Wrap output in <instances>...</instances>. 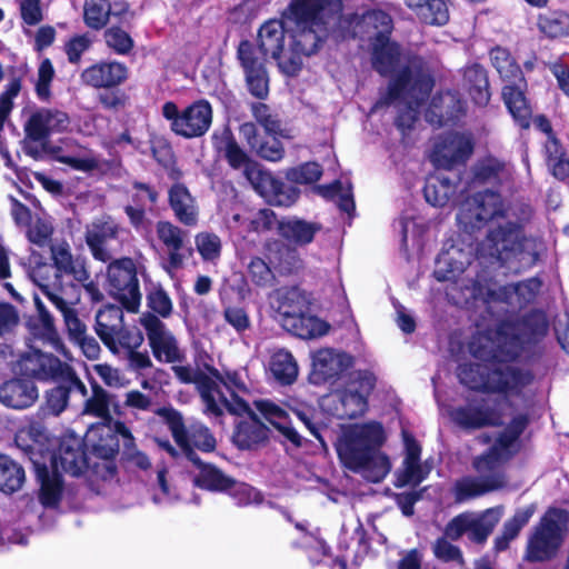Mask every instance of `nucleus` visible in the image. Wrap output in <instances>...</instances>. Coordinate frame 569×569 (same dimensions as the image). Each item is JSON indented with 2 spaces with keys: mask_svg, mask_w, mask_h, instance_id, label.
Instances as JSON below:
<instances>
[{
  "mask_svg": "<svg viewBox=\"0 0 569 569\" xmlns=\"http://www.w3.org/2000/svg\"><path fill=\"white\" fill-rule=\"evenodd\" d=\"M251 417L250 422H242L236 433V442L241 448H251L253 445H258L268 438L267 427L252 413L247 406V411ZM243 415V412H242ZM241 416V413L239 415Z\"/></svg>",
  "mask_w": 569,
  "mask_h": 569,
  "instance_id": "obj_41",
  "label": "nucleus"
},
{
  "mask_svg": "<svg viewBox=\"0 0 569 569\" xmlns=\"http://www.w3.org/2000/svg\"><path fill=\"white\" fill-rule=\"evenodd\" d=\"M198 252L203 260L213 261L220 257L221 240L211 232H200L194 237Z\"/></svg>",
  "mask_w": 569,
  "mask_h": 569,
  "instance_id": "obj_60",
  "label": "nucleus"
},
{
  "mask_svg": "<svg viewBox=\"0 0 569 569\" xmlns=\"http://www.w3.org/2000/svg\"><path fill=\"white\" fill-rule=\"evenodd\" d=\"M318 230L319 227L316 223L303 220L292 219L280 223L281 234L301 244L311 242Z\"/></svg>",
  "mask_w": 569,
  "mask_h": 569,
  "instance_id": "obj_49",
  "label": "nucleus"
},
{
  "mask_svg": "<svg viewBox=\"0 0 569 569\" xmlns=\"http://www.w3.org/2000/svg\"><path fill=\"white\" fill-rule=\"evenodd\" d=\"M433 82L425 72L409 71L393 81L388 91L387 103L400 100L403 109L397 118L398 128L405 133L417 120V107L429 96Z\"/></svg>",
  "mask_w": 569,
  "mask_h": 569,
  "instance_id": "obj_7",
  "label": "nucleus"
},
{
  "mask_svg": "<svg viewBox=\"0 0 569 569\" xmlns=\"http://www.w3.org/2000/svg\"><path fill=\"white\" fill-rule=\"evenodd\" d=\"M309 297L298 288L281 289L277 292V312L283 327L308 311Z\"/></svg>",
  "mask_w": 569,
  "mask_h": 569,
  "instance_id": "obj_31",
  "label": "nucleus"
},
{
  "mask_svg": "<svg viewBox=\"0 0 569 569\" xmlns=\"http://www.w3.org/2000/svg\"><path fill=\"white\" fill-rule=\"evenodd\" d=\"M351 356L335 349L323 348L312 353V378L316 382H325L338 377L352 367Z\"/></svg>",
  "mask_w": 569,
  "mask_h": 569,
  "instance_id": "obj_22",
  "label": "nucleus"
},
{
  "mask_svg": "<svg viewBox=\"0 0 569 569\" xmlns=\"http://www.w3.org/2000/svg\"><path fill=\"white\" fill-rule=\"evenodd\" d=\"M509 176V170L496 159H486L476 168V178L482 182H501Z\"/></svg>",
  "mask_w": 569,
  "mask_h": 569,
  "instance_id": "obj_59",
  "label": "nucleus"
},
{
  "mask_svg": "<svg viewBox=\"0 0 569 569\" xmlns=\"http://www.w3.org/2000/svg\"><path fill=\"white\" fill-rule=\"evenodd\" d=\"M463 78L472 100L479 106L488 103L490 93L487 74L483 68L480 66L469 67L466 69Z\"/></svg>",
  "mask_w": 569,
  "mask_h": 569,
  "instance_id": "obj_43",
  "label": "nucleus"
},
{
  "mask_svg": "<svg viewBox=\"0 0 569 569\" xmlns=\"http://www.w3.org/2000/svg\"><path fill=\"white\" fill-rule=\"evenodd\" d=\"M156 233L168 253L167 271L180 269L186 259L192 256V249L186 247L188 232L169 221H158Z\"/></svg>",
  "mask_w": 569,
  "mask_h": 569,
  "instance_id": "obj_20",
  "label": "nucleus"
},
{
  "mask_svg": "<svg viewBox=\"0 0 569 569\" xmlns=\"http://www.w3.org/2000/svg\"><path fill=\"white\" fill-rule=\"evenodd\" d=\"M111 6L108 0H86L83 7V17L86 24L99 30L103 28L110 16Z\"/></svg>",
  "mask_w": 569,
  "mask_h": 569,
  "instance_id": "obj_54",
  "label": "nucleus"
},
{
  "mask_svg": "<svg viewBox=\"0 0 569 569\" xmlns=\"http://www.w3.org/2000/svg\"><path fill=\"white\" fill-rule=\"evenodd\" d=\"M54 77V69L49 59L41 61L36 80V93L41 101H49L51 98V82Z\"/></svg>",
  "mask_w": 569,
  "mask_h": 569,
  "instance_id": "obj_62",
  "label": "nucleus"
},
{
  "mask_svg": "<svg viewBox=\"0 0 569 569\" xmlns=\"http://www.w3.org/2000/svg\"><path fill=\"white\" fill-rule=\"evenodd\" d=\"M502 96L513 119L521 128H528L531 110L526 101L523 92L513 86H506L502 90Z\"/></svg>",
  "mask_w": 569,
  "mask_h": 569,
  "instance_id": "obj_45",
  "label": "nucleus"
},
{
  "mask_svg": "<svg viewBox=\"0 0 569 569\" xmlns=\"http://www.w3.org/2000/svg\"><path fill=\"white\" fill-rule=\"evenodd\" d=\"M176 377L183 383H196L204 405V412L219 417L228 411L232 415H240L247 411V405L234 398L228 402L224 395L218 389L219 372L216 369H208L207 372L193 369L188 366H174Z\"/></svg>",
  "mask_w": 569,
  "mask_h": 569,
  "instance_id": "obj_8",
  "label": "nucleus"
},
{
  "mask_svg": "<svg viewBox=\"0 0 569 569\" xmlns=\"http://www.w3.org/2000/svg\"><path fill=\"white\" fill-rule=\"evenodd\" d=\"M502 515V507L489 508L479 515L468 512V522H470V525H468L469 538L478 543L485 542L496 525L500 521Z\"/></svg>",
  "mask_w": 569,
  "mask_h": 569,
  "instance_id": "obj_33",
  "label": "nucleus"
},
{
  "mask_svg": "<svg viewBox=\"0 0 569 569\" xmlns=\"http://www.w3.org/2000/svg\"><path fill=\"white\" fill-rule=\"evenodd\" d=\"M256 407L262 418L278 429L288 440L296 445L300 443V436L290 426L288 415L284 410L267 400L257 401Z\"/></svg>",
  "mask_w": 569,
  "mask_h": 569,
  "instance_id": "obj_36",
  "label": "nucleus"
},
{
  "mask_svg": "<svg viewBox=\"0 0 569 569\" xmlns=\"http://www.w3.org/2000/svg\"><path fill=\"white\" fill-rule=\"evenodd\" d=\"M70 126L69 116L56 108H37L23 123L24 139L44 143L50 134L66 131Z\"/></svg>",
  "mask_w": 569,
  "mask_h": 569,
  "instance_id": "obj_17",
  "label": "nucleus"
},
{
  "mask_svg": "<svg viewBox=\"0 0 569 569\" xmlns=\"http://www.w3.org/2000/svg\"><path fill=\"white\" fill-rule=\"evenodd\" d=\"M49 441L47 431L39 425H31L21 429L16 436V442L26 452L30 453V459L34 463L37 453L43 455L46 443Z\"/></svg>",
  "mask_w": 569,
  "mask_h": 569,
  "instance_id": "obj_40",
  "label": "nucleus"
},
{
  "mask_svg": "<svg viewBox=\"0 0 569 569\" xmlns=\"http://www.w3.org/2000/svg\"><path fill=\"white\" fill-rule=\"evenodd\" d=\"M532 376L529 371L516 367L495 370L489 377V391L505 396H518L522 389L530 385Z\"/></svg>",
  "mask_w": 569,
  "mask_h": 569,
  "instance_id": "obj_25",
  "label": "nucleus"
},
{
  "mask_svg": "<svg viewBox=\"0 0 569 569\" xmlns=\"http://www.w3.org/2000/svg\"><path fill=\"white\" fill-rule=\"evenodd\" d=\"M419 19L430 26H445L449 21V9L446 0H428L419 12Z\"/></svg>",
  "mask_w": 569,
  "mask_h": 569,
  "instance_id": "obj_57",
  "label": "nucleus"
},
{
  "mask_svg": "<svg viewBox=\"0 0 569 569\" xmlns=\"http://www.w3.org/2000/svg\"><path fill=\"white\" fill-rule=\"evenodd\" d=\"M451 419L463 428H481L485 426H495L500 422V417L490 410L468 406L451 411Z\"/></svg>",
  "mask_w": 569,
  "mask_h": 569,
  "instance_id": "obj_35",
  "label": "nucleus"
},
{
  "mask_svg": "<svg viewBox=\"0 0 569 569\" xmlns=\"http://www.w3.org/2000/svg\"><path fill=\"white\" fill-rule=\"evenodd\" d=\"M352 34L370 42L372 61L378 72H391L398 60L399 50L395 43L389 42L392 29L391 18L381 10L368 11L361 17H353L348 21Z\"/></svg>",
  "mask_w": 569,
  "mask_h": 569,
  "instance_id": "obj_5",
  "label": "nucleus"
},
{
  "mask_svg": "<svg viewBox=\"0 0 569 569\" xmlns=\"http://www.w3.org/2000/svg\"><path fill=\"white\" fill-rule=\"evenodd\" d=\"M339 0H292L282 19L263 23L258 32L259 49L276 60L287 76H296L303 59L315 54L329 34L341 27Z\"/></svg>",
  "mask_w": 569,
  "mask_h": 569,
  "instance_id": "obj_1",
  "label": "nucleus"
},
{
  "mask_svg": "<svg viewBox=\"0 0 569 569\" xmlns=\"http://www.w3.org/2000/svg\"><path fill=\"white\" fill-rule=\"evenodd\" d=\"M540 243L537 239L526 238L520 227L510 219L505 224H498L490 230L481 244L480 254L496 258L501 262L512 259L520 261L529 258L535 260L539 253Z\"/></svg>",
  "mask_w": 569,
  "mask_h": 569,
  "instance_id": "obj_6",
  "label": "nucleus"
},
{
  "mask_svg": "<svg viewBox=\"0 0 569 569\" xmlns=\"http://www.w3.org/2000/svg\"><path fill=\"white\" fill-rule=\"evenodd\" d=\"M456 192V187L442 176L430 177L425 186V198L435 207L446 206Z\"/></svg>",
  "mask_w": 569,
  "mask_h": 569,
  "instance_id": "obj_44",
  "label": "nucleus"
},
{
  "mask_svg": "<svg viewBox=\"0 0 569 569\" xmlns=\"http://www.w3.org/2000/svg\"><path fill=\"white\" fill-rule=\"evenodd\" d=\"M110 396L101 388H93L92 396L86 401L83 413L101 419L109 418Z\"/></svg>",
  "mask_w": 569,
  "mask_h": 569,
  "instance_id": "obj_64",
  "label": "nucleus"
},
{
  "mask_svg": "<svg viewBox=\"0 0 569 569\" xmlns=\"http://www.w3.org/2000/svg\"><path fill=\"white\" fill-rule=\"evenodd\" d=\"M128 78V69L117 61H102L86 68L80 79L92 88H113L123 83Z\"/></svg>",
  "mask_w": 569,
  "mask_h": 569,
  "instance_id": "obj_23",
  "label": "nucleus"
},
{
  "mask_svg": "<svg viewBox=\"0 0 569 569\" xmlns=\"http://www.w3.org/2000/svg\"><path fill=\"white\" fill-rule=\"evenodd\" d=\"M19 368L22 375L39 380L61 379L69 381L79 389L82 396L87 395L86 386L77 378L71 367L52 355L40 351L29 352L20 359Z\"/></svg>",
  "mask_w": 569,
  "mask_h": 569,
  "instance_id": "obj_12",
  "label": "nucleus"
},
{
  "mask_svg": "<svg viewBox=\"0 0 569 569\" xmlns=\"http://www.w3.org/2000/svg\"><path fill=\"white\" fill-rule=\"evenodd\" d=\"M116 431L109 425L92 426L86 436V442L90 446L93 452L106 460L112 459L118 452V441L113 436Z\"/></svg>",
  "mask_w": 569,
  "mask_h": 569,
  "instance_id": "obj_32",
  "label": "nucleus"
},
{
  "mask_svg": "<svg viewBox=\"0 0 569 569\" xmlns=\"http://www.w3.org/2000/svg\"><path fill=\"white\" fill-rule=\"evenodd\" d=\"M244 176L253 189L271 204L289 207L298 199L295 188L284 186L281 180L257 163H249L244 168Z\"/></svg>",
  "mask_w": 569,
  "mask_h": 569,
  "instance_id": "obj_15",
  "label": "nucleus"
},
{
  "mask_svg": "<svg viewBox=\"0 0 569 569\" xmlns=\"http://www.w3.org/2000/svg\"><path fill=\"white\" fill-rule=\"evenodd\" d=\"M52 305L62 313L69 336L74 342L87 336L86 326L77 317L71 307L72 303L68 301L64 296H53Z\"/></svg>",
  "mask_w": 569,
  "mask_h": 569,
  "instance_id": "obj_51",
  "label": "nucleus"
},
{
  "mask_svg": "<svg viewBox=\"0 0 569 569\" xmlns=\"http://www.w3.org/2000/svg\"><path fill=\"white\" fill-rule=\"evenodd\" d=\"M53 471L44 462L34 460L37 477L41 483L40 500L46 506L56 505L61 496L62 483L59 471L79 476L87 466L80 439L68 437L60 443L56 455L50 457Z\"/></svg>",
  "mask_w": 569,
  "mask_h": 569,
  "instance_id": "obj_4",
  "label": "nucleus"
},
{
  "mask_svg": "<svg viewBox=\"0 0 569 569\" xmlns=\"http://www.w3.org/2000/svg\"><path fill=\"white\" fill-rule=\"evenodd\" d=\"M51 258L58 272L72 276L80 283H86L89 280V272L83 260L72 254L71 248L66 241L51 246Z\"/></svg>",
  "mask_w": 569,
  "mask_h": 569,
  "instance_id": "obj_30",
  "label": "nucleus"
},
{
  "mask_svg": "<svg viewBox=\"0 0 569 569\" xmlns=\"http://www.w3.org/2000/svg\"><path fill=\"white\" fill-rule=\"evenodd\" d=\"M239 59L246 71L250 92L257 98L268 93V80L262 64L253 57L252 48L248 42H241L238 50Z\"/></svg>",
  "mask_w": 569,
  "mask_h": 569,
  "instance_id": "obj_28",
  "label": "nucleus"
},
{
  "mask_svg": "<svg viewBox=\"0 0 569 569\" xmlns=\"http://www.w3.org/2000/svg\"><path fill=\"white\" fill-rule=\"evenodd\" d=\"M471 153L470 137L455 133L436 143L431 159L437 167L449 169L466 161Z\"/></svg>",
  "mask_w": 569,
  "mask_h": 569,
  "instance_id": "obj_21",
  "label": "nucleus"
},
{
  "mask_svg": "<svg viewBox=\"0 0 569 569\" xmlns=\"http://www.w3.org/2000/svg\"><path fill=\"white\" fill-rule=\"evenodd\" d=\"M26 479L24 470L7 456H0V491L12 493L21 489Z\"/></svg>",
  "mask_w": 569,
  "mask_h": 569,
  "instance_id": "obj_47",
  "label": "nucleus"
},
{
  "mask_svg": "<svg viewBox=\"0 0 569 569\" xmlns=\"http://www.w3.org/2000/svg\"><path fill=\"white\" fill-rule=\"evenodd\" d=\"M317 190L323 197L336 198V201L342 211L350 213L355 209L350 188L348 187L345 189L341 182L336 181L330 186H321L318 187Z\"/></svg>",
  "mask_w": 569,
  "mask_h": 569,
  "instance_id": "obj_61",
  "label": "nucleus"
},
{
  "mask_svg": "<svg viewBox=\"0 0 569 569\" xmlns=\"http://www.w3.org/2000/svg\"><path fill=\"white\" fill-rule=\"evenodd\" d=\"M331 398L337 399L340 403L335 411V415L340 418H356L368 409V400L357 395L356 389H349L346 385L342 389L337 390Z\"/></svg>",
  "mask_w": 569,
  "mask_h": 569,
  "instance_id": "obj_38",
  "label": "nucleus"
},
{
  "mask_svg": "<svg viewBox=\"0 0 569 569\" xmlns=\"http://www.w3.org/2000/svg\"><path fill=\"white\" fill-rule=\"evenodd\" d=\"M472 250L452 244L443 250L436 263L435 276L440 281L453 280L470 264Z\"/></svg>",
  "mask_w": 569,
  "mask_h": 569,
  "instance_id": "obj_24",
  "label": "nucleus"
},
{
  "mask_svg": "<svg viewBox=\"0 0 569 569\" xmlns=\"http://www.w3.org/2000/svg\"><path fill=\"white\" fill-rule=\"evenodd\" d=\"M123 325V312L116 306H106L96 315V332L103 343L112 342V336Z\"/></svg>",
  "mask_w": 569,
  "mask_h": 569,
  "instance_id": "obj_39",
  "label": "nucleus"
},
{
  "mask_svg": "<svg viewBox=\"0 0 569 569\" xmlns=\"http://www.w3.org/2000/svg\"><path fill=\"white\" fill-rule=\"evenodd\" d=\"M38 398V389L32 381L14 379L0 387V402L13 409L30 407Z\"/></svg>",
  "mask_w": 569,
  "mask_h": 569,
  "instance_id": "obj_29",
  "label": "nucleus"
},
{
  "mask_svg": "<svg viewBox=\"0 0 569 569\" xmlns=\"http://www.w3.org/2000/svg\"><path fill=\"white\" fill-rule=\"evenodd\" d=\"M143 335L140 330H129L123 328V325L117 330L116 335L112 336V342H106L104 345L109 350L116 355L121 351L124 353L132 350L139 349L143 343Z\"/></svg>",
  "mask_w": 569,
  "mask_h": 569,
  "instance_id": "obj_52",
  "label": "nucleus"
},
{
  "mask_svg": "<svg viewBox=\"0 0 569 569\" xmlns=\"http://www.w3.org/2000/svg\"><path fill=\"white\" fill-rule=\"evenodd\" d=\"M286 328L300 338L315 339L327 335L330 330V325L318 317L305 312L291 321V323H288Z\"/></svg>",
  "mask_w": 569,
  "mask_h": 569,
  "instance_id": "obj_42",
  "label": "nucleus"
},
{
  "mask_svg": "<svg viewBox=\"0 0 569 569\" xmlns=\"http://www.w3.org/2000/svg\"><path fill=\"white\" fill-rule=\"evenodd\" d=\"M269 367L273 377L284 385L292 383L298 376L297 362L292 355L283 349L273 352Z\"/></svg>",
  "mask_w": 569,
  "mask_h": 569,
  "instance_id": "obj_46",
  "label": "nucleus"
},
{
  "mask_svg": "<svg viewBox=\"0 0 569 569\" xmlns=\"http://www.w3.org/2000/svg\"><path fill=\"white\" fill-rule=\"evenodd\" d=\"M515 326L503 325L496 333V340L485 333H479L469 343L470 352L479 359L515 358L522 349L523 339Z\"/></svg>",
  "mask_w": 569,
  "mask_h": 569,
  "instance_id": "obj_13",
  "label": "nucleus"
},
{
  "mask_svg": "<svg viewBox=\"0 0 569 569\" xmlns=\"http://www.w3.org/2000/svg\"><path fill=\"white\" fill-rule=\"evenodd\" d=\"M110 293L131 312L140 306L141 293L137 279L134 262L129 258L114 260L108 267Z\"/></svg>",
  "mask_w": 569,
  "mask_h": 569,
  "instance_id": "obj_14",
  "label": "nucleus"
},
{
  "mask_svg": "<svg viewBox=\"0 0 569 569\" xmlns=\"http://www.w3.org/2000/svg\"><path fill=\"white\" fill-rule=\"evenodd\" d=\"M490 58L493 67L502 79L506 81L521 79V70L508 50L497 47L491 50Z\"/></svg>",
  "mask_w": 569,
  "mask_h": 569,
  "instance_id": "obj_53",
  "label": "nucleus"
},
{
  "mask_svg": "<svg viewBox=\"0 0 569 569\" xmlns=\"http://www.w3.org/2000/svg\"><path fill=\"white\" fill-rule=\"evenodd\" d=\"M386 441L381 423L369 421L346 427L337 440L339 459L346 468L378 483L391 471L389 456L380 450Z\"/></svg>",
  "mask_w": 569,
  "mask_h": 569,
  "instance_id": "obj_3",
  "label": "nucleus"
},
{
  "mask_svg": "<svg viewBox=\"0 0 569 569\" xmlns=\"http://www.w3.org/2000/svg\"><path fill=\"white\" fill-rule=\"evenodd\" d=\"M214 146L231 167L237 169L242 166L247 167L250 163L248 156L239 147L230 131L224 130L220 136H214Z\"/></svg>",
  "mask_w": 569,
  "mask_h": 569,
  "instance_id": "obj_48",
  "label": "nucleus"
},
{
  "mask_svg": "<svg viewBox=\"0 0 569 569\" xmlns=\"http://www.w3.org/2000/svg\"><path fill=\"white\" fill-rule=\"evenodd\" d=\"M527 420L522 416L512 419L509 426L491 439L481 435L479 440L490 443L489 449L472 461L479 477L467 476L458 479L452 488L456 502H465L488 492L499 490L507 485L502 466L517 452L518 438L525 430Z\"/></svg>",
  "mask_w": 569,
  "mask_h": 569,
  "instance_id": "obj_2",
  "label": "nucleus"
},
{
  "mask_svg": "<svg viewBox=\"0 0 569 569\" xmlns=\"http://www.w3.org/2000/svg\"><path fill=\"white\" fill-rule=\"evenodd\" d=\"M377 385V377L371 370H356L352 371L346 386L349 389H356L357 395L362 396L368 400Z\"/></svg>",
  "mask_w": 569,
  "mask_h": 569,
  "instance_id": "obj_58",
  "label": "nucleus"
},
{
  "mask_svg": "<svg viewBox=\"0 0 569 569\" xmlns=\"http://www.w3.org/2000/svg\"><path fill=\"white\" fill-rule=\"evenodd\" d=\"M460 382L473 390L489 391V377L487 369L479 363L462 365L459 368Z\"/></svg>",
  "mask_w": 569,
  "mask_h": 569,
  "instance_id": "obj_55",
  "label": "nucleus"
},
{
  "mask_svg": "<svg viewBox=\"0 0 569 569\" xmlns=\"http://www.w3.org/2000/svg\"><path fill=\"white\" fill-rule=\"evenodd\" d=\"M244 176L253 189L271 204L289 207L298 199L295 188L284 186L281 180L257 163H249L244 168Z\"/></svg>",
  "mask_w": 569,
  "mask_h": 569,
  "instance_id": "obj_16",
  "label": "nucleus"
},
{
  "mask_svg": "<svg viewBox=\"0 0 569 569\" xmlns=\"http://www.w3.org/2000/svg\"><path fill=\"white\" fill-rule=\"evenodd\" d=\"M157 415L163 418L172 433L174 441L188 458V460L198 461V456L190 448L189 437L184 428L182 416L172 408L158 409Z\"/></svg>",
  "mask_w": 569,
  "mask_h": 569,
  "instance_id": "obj_37",
  "label": "nucleus"
},
{
  "mask_svg": "<svg viewBox=\"0 0 569 569\" xmlns=\"http://www.w3.org/2000/svg\"><path fill=\"white\" fill-rule=\"evenodd\" d=\"M405 443V457L401 467L396 472L397 487L418 486L430 473L432 466L428 461H421V447L408 432L402 431Z\"/></svg>",
  "mask_w": 569,
  "mask_h": 569,
  "instance_id": "obj_19",
  "label": "nucleus"
},
{
  "mask_svg": "<svg viewBox=\"0 0 569 569\" xmlns=\"http://www.w3.org/2000/svg\"><path fill=\"white\" fill-rule=\"evenodd\" d=\"M64 382L66 385L57 386L50 389L46 395L44 410L53 416L60 415L67 408L71 390L76 389L79 391L73 383H70L69 381Z\"/></svg>",
  "mask_w": 569,
  "mask_h": 569,
  "instance_id": "obj_56",
  "label": "nucleus"
},
{
  "mask_svg": "<svg viewBox=\"0 0 569 569\" xmlns=\"http://www.w3.org/2000/svg\"><path fill=\"white\" fill-rule=\"evenodd\" d=\"M566 513L551 509L541 518L527 546V559L545 561L552 558L563 541L562 523Z\"/></svg>",
  "mask_w": 569,
  "mask_h": 569,
  "instance_id": "obj_10",
  "label": "nucleus"
},
{
  "mask_svg": "<svg viewBox=\"0 0 569 569\" xmlns=\"http://www.w3.org/2000/svg\"><path fill=\"white\" fill-rule=\"evenodd\" d=\"M169 204L179 222L194 227L199 220V207L194 197L182 183H174L168 192Z\"/></svg>",
  "mask_w": 569,
  "mask_h": 569,
  "instance_id": "obj_26",
  "label": "nucleus"
},
{
  "mask_svg": "<svg viewBox=\"0 0 569 569\" xmlns=\"http://www.w3.org/2000/svg\"><path fill=\"white\" fill-rule=\"evenodd\" d=\"M103 37L107 46L119 54H126L133 48L130 34L119 27L107 29Z\"/></svg>",
  "mask_w": 569,
  "mask_h": 569,
  "instance_id": "obj_63",
  "label": "nucleus"
},
{
  "mask_svg": "<svg viewBox=\"0 0 569 569\" xmlns=\"http://www.w3.org/2000/svg\"><path fill=\"white\" fill-rule=\"evenodd\" d=\"M162 116L171 122L174 133L188 139L203 136L212 123V108L206 100L196 101L181 112L173 102H166Z\"/></svg>",
  "mask_w": 569,
  "mask_h": 569,
  "instance_id": "obj_11",
  "label": "nucleus"
},
{
  "mask_svg": "<svg viewBox=\"0 0 569 569\" xmlns=\"http://www.w3.org/2000/svg\"><path fill=\"white\" fill-rule=\"evenodd\" d=\"M139 323L147 332L154 358L162 362H174L180 358L178 342L166 325L153 313L144 312Z\"/></svg>",
  "mask_w": 569,
  "mask_h": 569,
  "instance_id": "obj_18",
  "label": "nucleus"
},
{
  "mask_svg": "<svg viewBox=\"0 0 569 569\" xmlns=\"http://www.w3.org/2000/svg\"><path fill=\"white\" fill-rule=\"evenodd\" d=\"M120 227L112 220H101L93 222L86 232V242L90 248L92 256L102 262L112 258L106 243L110 239L118 237Z\"/></svg>",
  "mask_w": 569,
  "mask_h": 569,
  "instance_id": "obj_27",
  "label": "nucleus"
},
{
  "mask_svg": "<svg viewBox=\"0 0 569 569\" xmlns=\"http://www.w3.org/2000/svg\"><path fill=\"white\" fill-rule=\"evenodd\" d=\"M114 429L118 435H120L124 439V455L127 456V459L133 463L136 467L147 470L151 467V461L149 457L138 449V447L134 443L133 436L129 428L120 421L114 422Z\"/></svg>",
  "mask_w": 569,
  "mask_h": 569,
  "instance_id": "obj_50",
  "label": "nucleus"
},
{
  "mask_svg": "<svg viewBox=\"0 0 569 569\" xmlns=\"http://www.w3.org/2000/svg\"><path fill=\"white\" fill-rule=\"evenodd\" d=\"M510 213L501 197L493 191L478 192L466 199L459 207L457 221L466 231L481 229L489 221L499 222Z\"/></svg>",
  "mask_w": 569,
  "mask_h": 569,
  "instance_id": "obj_9",
  "label": "nucleus"
},
{
  "mask_svg": "<svg viewBox=\"0 0 569 569\" xmlns=\"http://www.w3.org/2000/svg\"><path fill=\"white\" fill-rule=\"evenodd\" d=\"M191 462L198 468V473L194 477L197 486L211 491H224L236 486L232 478L224 475L213 465L203 463L199 458L198 461Z\"/></svg>",
  "mask_w": 569,
  "mask_h": 569,
  "instance_id": "obj_34",
  "label": "nucleus"
}]
</instances>
